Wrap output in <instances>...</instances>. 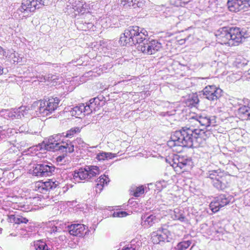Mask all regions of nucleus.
<instances>
[{"mask_svg":"<svg viewBox=\"0 0 250 250\" xmlns=\"http://www.w3.org/2000/svg\"><path fill=\"white\" fill-rule=\"evenodd\" d=\"M201 92L205 98L211 101H214L221 96L222 90L215 85H208L206 86Z\"/></svg>","mask_w":250,"mask_h":250,"instance_id":"11","label":"nucleus"},{"mask_svg":"<svg viewBox=\"0 0 250 250\" xmlns=\"http://www.w3.org/2000/svg\"><path fill=\"white\" fill-rule=\"evenodd\" d=\"M215 35L219 43L229 46L237 45L246 38L245 33L237 27L221 28Z\"/></svg>","mask_w":250,"mask_h":250,"instance_id":"2","label":"nucleus"},{"mask_svg":"<svg viewBox=\"0 0 250 250\" xmlns=\"http://www.w3.org/2000/svg\"><path fill=\"white\" fill-rule=\"evenodd\" d=\"M127 213L125 211H115L112 214L114 217H123L127 215Z\"/></svg>","mask_w":250,"mask_h":250,"instance_id":"41","label":"nucleus"},{"mask_svg":"<svg viewBox=\"0 0 250 250\" xmlns=\"http://www.w3.org/2000/svg\"><path fill=\"white\" fill-rule=\"evenodd\" d=\"M184 0V2H188L189 0Z\"/></svg>","mask_w":250,"mask_h":250,"instance_id":"52","label":"nucleus"},{"mask_svg":"<svg viewBox=\"0 0 250 250\" xmlns=\"http://www.w3.org/2000/svg\"><path fill=\"white\" fill-rule=\"evenodd\" d=\"M146 41H144L142 44L138 45V50L146 55H152L159 51L162 48V44L157 40L149 41L146 37Z\"/></svg>","mask_w":250,"mask_h":250,"instance_id":"10","label":"nucleus"},{"mask_svg":"<svg viewBox=\"0 0 250 250\" xmlns=\"http://www.w3.org/2000/svg\"><path fill=\"white\" fill-rule=\"evenodd\" d=\"M51 182L50 180L48 181H46L43 183H42V186L39 187V188L42 190V192L43 191H47L51 189Z\"/></svg>","mask_w":250,"mask_h":250,"instance_id":"35","label":"nucleus"},{"mask_svg":"<svg viewBox=\"0 0 250 250\" xmlns=\"http://www.w3.org/2000/svg\"><path fill=\"white\" fill-rule=\"evenodd\" d=\"M122 250H136L135 248L131 246H127L126 247H124Z\"/></svg>","mask_w":250,"mask_h":250,"instance_id":"46","label":"nucleus"},{"mask_svg":"<svg viewBox=\"0 0 250 250\" xmlns=\"http://www.w3.org/2000/svg\"><path fill=\"white\" fill-rule=\"evenodd\" d=\"M65 187H63V189L66 188V189L63 190V192H65L66 190H68L69 187L70 188H72L73 187V185L72 184H69L68 183L65 184Z\"/></svg>","mask_w":250,"mask_h":250,"instance_id":"45","label":"nucleus"},{"mask_svg":"<svg viewBox=\"0 0 250 250\" xmlns=\"http://www.w3.org/2000/svg\"><path fill=\"white\" fill-rule=\"evenodd\" d=\"M238 114L242 120H250V107L241 106L238 110Z\"/></svg>","mask_w":250,"mask_h":250,"instance_id":"22","label":"nucleus"},{"mask_svg":"<svg viewBox=\"0 0 250 250\" xmlns=\"http://www.w3.org/2000/svg\"><path fill=\"white\" fill-rule=\"evenodd\" d=\"M100 169L97 166H86L84 168H81L77 172L75 171L74 173H69L65 177L66 178L69 177L70 179H73L76 182H80L81 180L90 179L93 177L99 174Z\"/></svg>","mask_w":250,"mask_h":250,"instance_id":"5","label":"nucleus"},{"mask_svg":"<svg viewBox=\"0 0 250 250\" xmlns=\"http://www.w3.org/2000/svg\"><path fill=\"white\" fill-rule=\"evenodd\" d=\"M3 69L0 66V75L3 73Z\"/></svg>","mask_w":250,"mask_h":250,"instance_id":"49","label":"nucleus"},{"mask_svg":"<svg viewBox=\"0 0 250 250\" xmlns=\"http://www.w3.org/2000/svg\"><path fill=\"white\" fill-rule=\"evenodd\" d=\"M191 244V241L189 240L181 242L177 245V249L178 250H186L190 246Z\"/></svg>","mask_w":250,"mask_h":250,"instance_id":"30","label":"nucleus"},{"mask_svg":"<svg viewBox=\"0 0 250 250\" xmlns=\"http://www.w3.org/2000/svg\"><path fill=\"white\" fill-rule=\"evenodd\" d=\"M1 230H2V229L1 228H0V233H1Z\"/></svg>","mask_w":250,"mask_h":250,"instance_id":"54","label":"nucleus"},{"mask_svg":"<svg viewBox=\"0 0 250 250\" xmlns=\"http://www.w3.org/2000/svg\"><path fill=\"white\" fill-rule=\"evenodd\" d=\"M34 247L36 250H48V248L46 243L42 240L35 242Z\"/></svg>","mask_w":250,"mask_h":250,"instance_id":"29","label":"nucleus"},{"mask_svg":"<svg viewBox=\"0 0 250 250\" xmlns=\"http://www.w3.org/2000/svg\"><path fill=\"white\" fill-rule=\"evenodd\" d=\"M103 96L97 97L89 100L88 103L93 111L98 110L102 106L104 103L103 102Z\"/></svg>","mask_w":250,"mask_h":250,"instance_id":"20","label":"nucleus"},{"mask_svg":"<svg viewBox=\"0 0 250 250\" xmlns=\"http://www.w3.org/2000/svg\"><path fill=\"white\" fill-rule=\"evenodd\" d=\"M190 119L195 121L201 126L206 127L209 126H214L216 123V118L215 116H209L205 114L196 115L192 117Z\"/></svg>","mask_w":250,"mask_h":250,"instance_id":"16","label":"nucleus"},{"mask_svg":"<svg viewBox=\"0 0 250 250\" xmlns=\"http://www.w3.org/2000/svg\"><path fill=\"white\" fill-rule=\"evenodd\" d=\"M173 163L172 167L175 169L176 171L183 169L184 170H187L192 165V162L190 158L187 156L182 155H176L173 159Z\"/></svg>","mask_w":250,"mask_h":250,"instance_id":"12","label":"nucleus"},{"mask_svg":"<svg viewBox=\"0 0 250 250\" xmlns=\"http://www.w3.org/2000/svg\"><path fill=\"white\" fill-rule=\"evenodd\" d=\"M248 61L242 57L237 58L234 62L235 65L238 68L243 67L247 65Z\"/></svg>","mask_w":250,"mask_h":250,"instance_id":"28","label":"nucleus"},{"mask_svg":"<svg viewBox=\"0 0 250 250\" xmlns=\"http://www.w3.org/2000/svg\"><path fill=\"white\" fill-rule=\"evenodd\" d=\"M65 2V3L63 4V6H64V5H65V6L66 7V4H67L68 5H70V3H69L68 2L67 3L66 1H65L64 0H63V2Z\"/></svg>","mask_w":250,"mask_h":250,"instance_id":"51","label":"nucleus"},{"mask_svg":"<svg viewBox=\"0 0 250 250\" xmlns=\"http://www.w3.org/2000/svg\"><path fill=\"white\" fill-rule=\"evenodd\" d=\"M142 225L144 228H149L152 226L156 220V217L154 215H150L147 216L145 215L142 217Z\"/></svg>","mask_w":250,"mask_h":250,"instance_id":"21","label":"nucleus"},{"mask_svg":"<svg viewBox=\"0 0 250 250\" xmlns=\"http://www.w3.org/2000/svg\"><path fill=\"white\" fill-rule=\"evenodd\" d=\"M207 177L211 180L213 186L218 190H223L229 186V177L220 169L209 171Z\"/></svg>","mask_w":250,"mask_h":250,"instance_id":"4","label":"nucleus"},{"mask_svg":"<svg viewBox=\"0 0 250 250\" xmlns=\"http://www.w3.org/2000/svg\"><path fill=\"white\" fill-rule=\"evenodd\" d=\"M166 225L163 226L156 231L151 234V240L154 244H159L161 242H171L174 235L167 228Z\"/></svg>","mask_w":250,"mask_h":250,"instance_id":"9","label":"nucleus"},{"mask_svg":"<svg viewBox=\"0 0 250 250\" xmlns=\"http://www.w3.org/2000/svg\"><path fill=\"white\" fill-rule=\"evenodd\" d=\"M62 135L58 134L49 137L47 139L43 141L39 146L40 150L44 149L48 151H57L62 147V140L61 139Z\"/></svg>","mask_w":250,"mask_h":250,"instance_id":"8","label":"nucleus"},{"mask_svg":"<svg viewBox=\"0 0 250 250\" xmlns=\"http://www.w3.org/2000/svg\"><path fill=\"white\" fill-rule=\"evenodd\" d=\"M205 133L203 129L194 128L192 126L184 127L175 131L167 142L169 147L182 146L188 147H197L203 142Z\"/></svg>","mask_w":250,"mask_h":250,"instance_id":"1","label":"nucleus"},{"mask_svg":"<svg viewBox=\"0 0 250 250\" xmlns=\"http://www.w3.org/2000/svg\"><path fill=\"white\" fill-rule=\"evenodd\" d=\"M84 107L83 115L90 114L93 111L88 103H86V105L84 104Z\"/></svg>","mask_w":250,"mask_h":250,"instance_id":"39","label":"nucleus"},{"mask_svg":"<svg viewBox=\"0 0 250 250\" xmlns=\"http://www.w3.org/2000/svg\"><path fill=\"white\" fill-rule=\"evenodd\" d=\"M144 193V188L143 186L137 188L133 193L135 197H139L141 194Z\"/></svg>","mask_w":250,"mask_h":250,"instance_id":"38","label":"nucleus"},{"mask_svg":"<svg viewBox=\"0 0 250 250\" xmlns=\"http://www.w3.org/2000/svg\"><path fill=\"white\" fill-rule=\"evenodd\" d=\"M0 55H2L5 57H8V54L6 52V50H4L0 46Z\"/></svg>","mask_w":250,"mask_h":250,"instance_id":"43","label":"nucleus"},{"mask_svg":"<svg viewBox=\"0 0 250 250\" xmlns=\"http://www.w3.org/2000/svg\"><path fill=\"white\" fill-rule=\"evenodd\" d=\"M86 226L82 224H74L66 226L64 231L68 232L70 235L77 237H83L86 234Z\"/></svg>","mask_w":250,"mask_h":250,"instance_id":"17","label":"nucleus"},{"mask_svg":"<svg viewBox=\"0 0 250 250\" xmlns=\"http://www.w3.org/2000/svg\"><path fill=\"white\" fill-rule=\"evenodd\" d=\"M109 182V178L105 175H101L98 179H97V187L100 186V191H102L104 185H106Z\"/></svg>","mask_w":250,"mask_h":250,"instance_id":"26","label":"nucleus"},{"mask_svg":"<svg viewBox=\"0 0 250 250\" xmlns=\"http://www.w3.org/2000/svg\"><path fill=\"white\" fill-rule=\"evenodd\" d=\"M183 211L179 208H175L173 211V214L172 215L174 220H178L181 222L185 221V216L183 214Z\"/></svg>","mask_w":250,"mask_h":250,"instance_id":"24","label":"nucleus"},{"mask_svg":"<svg viewBox=\"0 0 250 250\" xmlns=\"http://www.w3.org/2000/svg\"><path fill=\"white\" fill-rule=\"evenodd\" d=\"M147 2V0H134V8H143Z\"/></svg>","mask_w":250,"mask_h":250,"instance_id":"31","label":"nucleus"},{"mask_svg":"<svg viewBox=\"0 0 250 250\" xmlns=\"http://www.w3.org/2000/svg\"><path fill=\"white\" fill-rule=\"evenodd\" d=\"M227 5L230 11L237 12L250 7V0H228Z\"/></svg>","mask_w":250,"mask_h":250,"instance_id":"15","label":"nucleus"},{"mask_svg":"<svg viewBox=\"0 0 250 250\" xmlns=\"http://www.w3.org/2000/svg\"><path fill=\"white\" fill-rule=\"evenodd\" d=\"M84 108V104H81L74 107H65L63 109V114L66 116V114L69 115V113H70L71 116H75L77 118L79 116L83 115Z\"/></svg>","mask_w":250,"mask_h":250,"instance_id":"18","label":"nucleus"},{"mask_svg":"<svg viewBox=\"0 0 250 250\" xmlns=\"http://www.w3.org/2000/svg\"><path fill=\"white\" fill-rule=\"evenodd\" d=\"M62 156H59L57 158V161L58 162H62Z\"/></svg>","mask_w":250,"mask_h":250,"instance_id":"47","label":"nucleus"},{"mask_svg":"<svg viewBox=\"0 0 250 250\" xmlns=\"http://www.w3.org/2000/svg\"><path fill=\"white\" fill-rule=\"evenodd\" d=\"M78 0H64L65 1H66L67 3L68 2L70 3V5L66 4V9L67 11H65V13H67L68 14H69L70 13L73 12L74 11V8H75V6L77 3Z\"/></svg>","mask_w":250,"mask_h":250,"instance_id":"27","label":"nucleus"},{"mask_svg":"<svg viewBox=\"0 0 250 250\" xmlns=\"http://www.w3.org/2000/svg\"><path fill=\"white\" fill-rule=\"evenodd\" d=\"M147 32L144 29L139 30L137 26H129L125 30L120 37V41L123 45L142 44L144 41H146Z\"/></svg>","mask_w":250,"mask_h":250,"instance_id":"3","label":"nucleus"},{"mask_svg":"<svg viewBox=\"0 0 250 250\" xmlns=\"http://www.w3.org/2000/svg\"><path fill=\"white\" fill-rule=\"evenodd\" d=\"M248 73H249V74H250V69H249V70H248Z\"/></svg>","mask_w":250,"mask_h":250,"instance_id":"53","label":"nucleus"},{"mask_svg":"<svg viewBox=\"0 0 250 250\" xmlns=\"http://www.w3.org/2000/svg\"><path fill=\"white\" fill-rule=\"evenodd\" d=\"M155 185L157 189L161 191L163 188H166V183L165 180L160 181L157 182Z\"/></svg>","mask_w":250,"mask_h":250,"instance_id":"40","label":"nucleus"},{"mask_svg":"<svg viewBox=\"0 0 250 250\" xmlns=\"http://www.w3.org/2000/svg\"><path fill=\"white\" fill-rule=\"evenodd\" d=\"M188 102H189V105H191L193 106H196V105L198 104L199 100L197 95H192L188 99Z\"/></svg>","mask_w":250,"mask_h":250,"instance_id":"32","label":"nucleus"},{"mask_svg":"<svg viewBox=\"0 0 250 250\" xmlns=\"http://www.w3.org/2000/svg\"><path fill=\"white\" fill-rule=\"evenodd\" d=\"M60 100L56 97L48 99V101L35 102L33 106L37 107L36 112H39L42 116H47L54 111L58 107Z\"/></svg>","mask_w":250,"mask_h":250,"instance_id":"6","label":"nucleus"},{"mask_svg":"<svg viewBox=\"0 0 250 250\" xmlns=\"http://www.w3.org/2000/svg\"><path fill=\"white\" fill-rule=\"evenodd\" d=\"M115 156V154L111 152H103L97 154L96 158L99 161L111 159Z\"/></svg>","mask_w":250,"mask_h":250,"instance_id":"25","label":"nucleus"},{"mask_svg":"<svg viewBox=\"0 0 250 250\" xmlns=\"http://www.w3.org/2000/svg\"><path fill=\"white\" fill-rule=\"evenodd\" d=\"M81 129L79 127L72 128L67 131L65 137L67 138H71L75 134L80 132Z\"/></svg>","mask_w":250,"mask_h":250,"instance_id":"33","label":"nucleus"},{"mask_svg":"<svg viewBox=\"0 0 250 250\" xmlns=\"http://www.w3.org/2000/svg\"><path fill=\"white\" fill-rule=\"evenodd\" d=\"M50 182H51V186H50L51 188V189L56 188L59 184V182H58L57 181H53L52 180H50Z\"/></svg>","mask_w":250,"mask_h":250,"instance_id":"42","label":"nucleus"},{"mask_svg":"<svg viewBox=\"0 0 250 250\" xmlns=\"http://www.w3.org/2000/svg\"><path fill=\"white\" fill-rule=\"evenodd\" d=\"M62 225L61 222L54 223L53 226L52 228V231L54 232H61L62 229Z\"/></svg>","mask_w":250,"mask_h":250,"instance_id":"37","label":"nucleus"},{"mask_svg":"<svg viewBox=\"0 0 250 250\" xmlns=\"http://www.w3.org/2000/svg\"><path fill=\"white\" fill-rule=\"evenodd\" d=\"M95 188H96V192H101V191H100V186H98V187H97V184L96 185V187H95Z\"/></svg>","mask_w":250,"mask_h":250,"instance_id":"48","label":"nucleus"},{"mask_svg":"<svg viewBox=\"0 0 250 250\" xmlns=\"http://www.w3.org/2000/svg\"><path fill=\"white\" fill-rule=\"evenodd\" d=\"M63 153L65 152V155L67 156L68 153H71L74 151V145L70 141H63ZM64 158V154L63 153V158Z\"/></svg>","mask_w":250,"mask_h":250,"instance_id":"23","label":"nucleus"},{"mask_svg":"<svg viewBox=\"0 0 250 250\" xmlns=\"http://www.w3.org/2000/svg\"><path fill=\"white\" fill-rule=\"evenodd\" d=\"M7 220L10 223L16 224H26L28 222V220L26 218L16 214L8 215Z\"/></svg>","mask_w":250,"mask_h":250,"instance_id":"19","label":"nucleus"},{"mask_svg":"<svg viewBox=\"0 0 250 250\" xmlns=\"http://www.w3.org/2000/svg\"><path fill=\"white\" fill-rule=\"evenodd\" d=\"M6 52L8 54V57L7 58H12V55H13L14 57L15 56V54L13 53L14 51L13 49L8 50L6 51Z\"/></svg>","mask_w":250,"mask_h":250,"instance_id":"44","label":"nucleus"},{"mask_svg":"<svg viewBox=\"0 0 250 250\" xmlns=\"http://www.w3.org/2000/svg\"><path fill=\"white\" fill-rule=\"evenodd\" d=\"M230 202L229 197L225 194H221L214 198L209 204V208L213 213L218 211L220 208L227 205Z\"/></svg>","mask_w":250,"mask_h":250,"instance_id":"14","label":"nucleus"},{"mask_svg":"<svg viewBox=\"0 0 250 250\" xmlns=\"http://www.w3.org/2000/svg\"><path fill=\"white\" fill-rule=\"evenodd\" d=\"M19 109H20V110H21V107H20ZM20 111H21V110H20Z\"/></svg>","mask_w":250,"mask_h":250,"instance_id":"55","label":"nucleus"},{"mask_svg":"<svg viewBox=\"0 0 250 250\" xmlns=\"http://www.w3.org/2000/svg\"><path fill=\"white\" fill-rule=\"evenodd\" d=\"M83 6V2H81L79 0H78L76 6H75V8H74V11H78L79 13H84L85 9Z\"/></svg>","mask_w":250,"mask_h":250,"instance_id":"36","label":"nucleus"},{"mask_svg":"<svg viewBox=\"0 0 250 250\" xmlns=\"http://www.w3.org/2000/svg\"><path fill=\"white\" fill-rule=\"evenodd\" d=\"M47 3L46 0H23L21 6L18 9L17 12L19 14L23 13L28 16L29 13L34 12L37 9H39Z\"/></svg>","mask_w":250,"mask_h":250,"instance_id":"7","label":"nucleus"},{"mask_svg":"<svg viewBox=\"0 0 250 250\" xmlns=\"http://www.w3.org/2000/svg\"><path fill=\"white\" fill-rule=\"evenodd\" d=\"M33 174L36 176L46 177L50 176L55 170V167L46 164H36L33 167Z\"/></svg>","mask_w":250,"mask_h":250,"instance_id":"13","label":"nucleus"},{"mask_svg":"<svg viewBox=\"0 0 250 250\" xmlns=\"http://www.w3.org/2000/svg\"><path fill=\"white\" fill-rule=\"evenodd\" d=\"M121 4L125 8L130 7L134 8V0H122Z\"/></svg>","mask_w":250,"mask_h":250,"instance_id":"34","label":"nucleus"},{"mask_svg":"<svg viewBox=\"0 0 250 250\" xmlns=\"http://www.w3.org/2000/svg\"><path fill=\"white\" fill-rule=\"evenodd\" d=\"M53 77H54V76L51 75V76L50 77V76L49 75L48 77H47V78H48V79H49V78H51L53 80H55L56 78H53Z\"/></svg>","mask_w":250,"mask_h":250,"instance_id":"50","label":"nucleus"}]
</instances>
